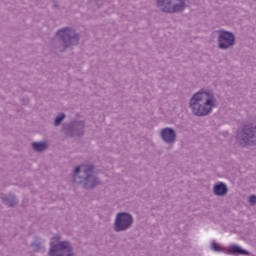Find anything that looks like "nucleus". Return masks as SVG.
<instances>
[{
  "label": "nucleus",
  "mask_w": 256,
  "mask_h": 256,
  "mask_svg": "<svg viewBox=\"0 0 256 256\" xmlns=\"http://www.w3.org/2000/svg\"><path fill=\"white\" fill-rule=\"evenodd\" d=\"M226 253L228 255H234V256H239V255L249 256V255H251V252H249L248 250L243 249V247H241L237 244L230 245L227 248Z\"/></svg>",
  "instance_id": "f8f14e48"
},
{
  "label": "nucleus",
  "mask_w": 256,
  "mask_h": 256,
  "mask_svg": "<svg viewBox=\"0 0 256 256\" xmlns=\"http://www.w3.org/2000/svg\"><path fill=\"white\" fill-rule=\"evenodd\" d=\"M23 101H24V104H25V105H29V99H28V98L23 99Z\"/></svg>",
  "instance_id": "aec40b11"
},
{
  "label": "nucleus",
  "mask_w": 256,
  "mask_h": 256,
  "mask_svg": "<svg viewBox=\"0 0 256 256\" xmlns=\"http://www.w3.org/2000/svg\"><path fill=\"white\" fill-rule=\"evenodd\" d=\"M157 7H162V13H183L187 4L185 0H156Z\"/></svg>",
  "instance_id": "0eeeda50"
},
{
  "label": "nucleus",
  "mask_w": 256,
  "mask_h": 256,
  "mask_svg": "<svg viewBox=\"0 0 256 256\" xmlns=\"http://www.w3.org/2000/svg\"><path fill=\"white\" fill-rule=\"evenodd\" d=\"M90 5H96L98 8L102 7L104 0H89Z\"/></svg>",
  "instance_id": "a211bd4d"
},
{
  "label": "nucleus",
  "mask_w": 256,
  "mask_h": 256,
  "mask_svg": "<svg viewBox=\"0 0 256 256\" xmlns=\"http://www.w3.org/2000/svg\"><path fill=\"white\" fill-rule=\"evenodd\" d=\"M160 137L164 143L173 145L177 141V131L171 127L163 128L160 132Z\"/></svg>",
  "instance_id": "9d476101"
},
{
  "label": "nucleus",
  "mask_w": 256,
  "mask_h": 256,
  "mask_svg": "<svg viewBox=\"0 0 256 256\" xmlns=\"http://www.w3.org/2000/svg\"><path fill=\"white\" fill-rule=\"evenodd\" d=\"M80 40L81 34L77 33L75 29L64 27L56 32V38L52 41V47L59 49V51H65L69 47L79 45Z\"/></svg>",
  "instance_id": "7ed1b4c3"
},
{
  "label": "nucleus",
  "mask_w": 256,
  "mask_h": 256,
  "mask_svg": "<svg viewBox=\"0 0 256 256\" xmlns=\"http://www.w3.org/2000/svg\"><path fill=\"white\" fill-rule=\"evenodd\" d=\"M249 203L250 205H256V195H251L249 197Z\"/></svg>",
  "instance_id": "6ab92c4d"
},
{
  "label": "nucleus",
  "mask_w": 256,
  "mask_h": 256,
  "mask_svg": "<svg viewBox=\"0 0 256 256\" xmlns=\"http://www.w3.org/2000/svg\"><path fill=\"white\" fill-rule=\"evenodd\" d=\"M95 165L77 166L73 172V183L81 185L86 191H92L101 185V179L94 175Z\"/></svg>",
  "instance_id": "f03ea898"
},
{
  "label": "nucleus",
  "mask_w": 256,
  "mask_h": 256,
  "mask_svg": "<svg viewBox=\"0 0 256 256\" xmlns=\"http://www.w3.org/2000/svg\"><path fill=\"white\" fill-rule=\"evenodd\" d=\"M218 49L222 51H227V49H233L235 47V43H237V37L231 31L227 30H218Z\"/></svg>",
  "instance_id": "1a4fd4ad"
},
{
  "label": "nucleus",
  "mask_w": 256,
  "mask_h": 256,
  "mask_svg": "<svg viewBox=\"0 0 256 256\" xmlns=\"http://www.w3.org/2000/svg\"><path fill=\"white\" fill-rule=\"evenodd\" d=\"M67 117V115L63 112L59 113L56 118L54 119V126L55 127H59V125H61V123H63V121H65V118Z\"/></svg>",
  "instance_id": "dca6fc26"
},
{
  "label": "nucleus",
  "mask_w": 256,
  "mask_h": 256,
  "mask_svg": "<svg viewBox=\"0 0 256 256\" xmlns=\"http://www.w3.org/2000/svg\"><path fill=\"white\" fill-rule=\"evenodd\" d=\"M47 256H75V252L69 241H52Z\"/></svg>",
  "instance_id": "423d86ee"
},
{
  "label": "nucleus",
  "mask_w": 256,
  "mask_h": 256,
  "mask_svg": "<svg viewBox=\"0 0 256 256\" xmlns=\"http://www.w3.org/2000/svg\"><path fill=\"white\" fill-rule=\"evenodd\" d=\"M189 107L195 117H207L217 107V98L213 91L202 88L190 98Z\"/></svg>",
  "instance_id": "f257e3e1"
},
{
  "label": "nucleus",
  "mask_w": 256,
  "mask_h": 256,
  "mask_svg": "<svg viewBox=\"0 0 256 256\" xmlns=\"http://www.w3.org/2000/svg\"><path fill=\"white\" fill-rule=\"evenodd\" d=\"M30 247H32L35 253H39L41 249H43V242H41L40 238H35V240L31 243Z\"/></svg>",
  "instance_id": "2eb2a0df"
},
{
  "label": "nucleus",
  "mask_w": 256,
  "mask_h": 256,
  "mask_svg": "<svg viewBox=\"0 0 256 256\" xmlns=\"http://www.w3.org/2000/svg\"><path fill=\"white\" fill-rule=\"evenodd\" d=\"M57 239H61V237H58Z\"/></svg>",
  "instance_id": "412c9836"
},
{
  "label": "nucleus",
  "mask_w": 256,
  "mask_h": 256,
  "mask_svg": "<svg viewBox=\"0 0 256 256\" xmlns=\"http://www.w3.org/2000/svg\"><path fill=\"white\" fill-rule=\"evenodd\" d=\"M236 139L241 147L256 146V126L245 124L237 131Z\"/></svg>",
  "instance_id": "20e7f679"
},
{
  "label": "nucleus",
  "mask_w": 256,
  "mask_h": 256,
  "mask_svg": "<svg viewBox=\"0 0 256 256\" xmlns=\"http://www.w3.org/2000/svg\"><path fill=\"white\" fill-rule=\"evenodd\" d=\"M31 147L37 153H43V151H46V149H47V142H45V141L32 142Z\"/></svg>",
  "instance_id": "4468645a"
},
{
  "label": "nucleus",
  "mask_w": 256,
  "mask_h": 256,
  "mask_svg": "<svg viewBox=\"0 0 256 256\" xmlns=\"http://www.w3.org/2000/svg\"><path fill=\"white\" fill-rule=\"evenodd\" d=\"M133 223H135V220L133 219V215H131V213L118 212L114 219L113 231L116 233L129 231V229L133 227Z\"/></svg>",
  "instance_id": "39448f33"
},
{
  "label": "nucleus",
  "mask_w": 256,
  "mask_h": 256,
  "mask_svg": "<svg viewBox=\"0 0 256 256\" xmlns=\"http://www.w3.org/2000/svg\"><path fill=\"white\" fill-rule=\"evenodd\" d=\"M213 193L217 197H225L229 193V188L224 182H218L213 186Z\"/></svg>",
  "instance_id": "ddd939ff"
},
{
  "label": "nucleus",
  "mask_w": 256,
  "mask_h": 256,
  "mask_svg": "<svg viewBox=\"0 0 256 256\" xmlns=\"http://www.w3.org/2000/svg\"><path fill=\"white\" fill-rule=\"evenodd\" d=\"M0 199L3 205H6V207L13 208L19 205V200L17 199V196L15 194H1Z\"/></svg>",
  "instance_id": "9b49d317"
},
{
  "label": "nucleus",
  "mask_w": 256,
  "mask_h": 256,
  "mask_svg": "<svg viewBox=\"0 0 256 256\" xmlns=\"http://www.w3.org/2000/svg\"><path fill=\"white\" fill-rule=\"evenodd\" d=\"M64 135L66 137H83L85 135V121L83 120H74L70 123H65L62 126Z\"/></svg>",
  "instance_id": "6e6552de"
},
{
  "label": "nucleus",
  "mask_w": 256,
  "mask_h": 256,
  "mask_svg": "<svg viewBox=\"0 0 256 256\" xmlns=\"http://www.w3.org/2000/svg\"><path fill=\"white\" fill-rule=\"evenodd\" d=\"M211 249L212 251H216V252H221L223 251V248L221 247V245H219V243L217 242H213L212 245H211Z\"/></svg>",
  "instance_id": "f3484780"
}]
</instances>
